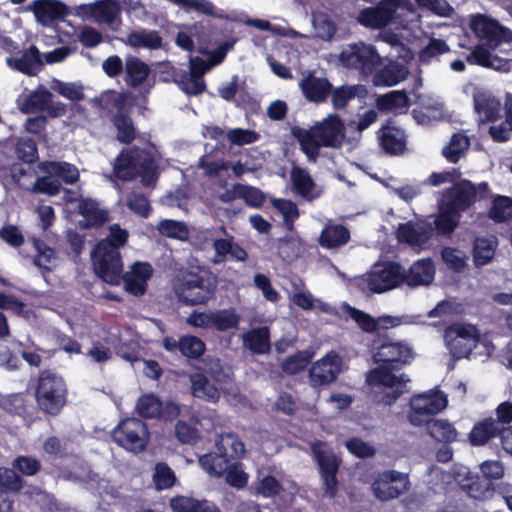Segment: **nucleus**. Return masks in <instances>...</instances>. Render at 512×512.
<instances>
[{
	"mask_svg": "<svg viewBox=\"0 0 512 512\" xmlns=\"http://www.w3.org/2000/svg\"><path fill=\"white\" fill-rule=\"evenodd\" d=\"M374 359L379 365L371 371L369 382L390 389L378 402L391 406L407 392L409 378L404 374L395 375L393 371H399L411 362L412 348L402 341L383 342L374 353Z\"/></svg>",
	"mask_w": 512,
	"mask_h": 512,
	"instance_id": "1",
	"label": "nucleus"
},
{
	"mask_svg": "<svg viewBox=\"0 0 512 512\" xmlns=\"http://www.w3.org/2000/svg\"><path fill=\"white\" fill-rule=\"evenodd\" d=\"M291 135L298 141L307 159L316 162L321 148L340 149L343 146L346 127L338 114H329L309 129L293 126Z\"/></svg>",
	"mask_w": 512,
	"mask_h": 512,
	"instance_id": "2",
	"label": "nucleus"
},
{
	"mask_svg": "<svg viewBox=\"0 0 512 512\" xmlns=\"http://www.w3.org/2000/svg\"><path fill=\"white\" fill-rule=\"evenodd\" d=\"M217 286V276L203 266L181 269L173 280L178 301L187 306L206 305L215 298Z\"/></svg>",
	"mask_w": 512,
	"mask_h": 512,
	"instance_id": "3",
	"label": "nucleus"
},
{
	"mask_svg": "<svg viewBox=\"0 0 512 512\" xmlns=\"http://www.w3.org/2000/svg\"><path fill=\"white\" fill-rule=\"evenodd\" d=\"M129 238L126 229L119 224L109 226V234L99 241L91 253L93 268L97 276L110 285H119L122 257L119 249Z\"/></svg>",
	"mask_w": 512,
	"mask_h": 512,
	"instance_id": "4",
	"label": "nucleus"
},
{
	"mask_svg": "<svg viewBox=\"0 0 512 512\" xmlns=\"http://www.w3.org/2000/svg\"><path fill=\"white\" fill-rule=\"evenodd\" d=\"M34 396L37 408L46 416L57 417L68 403V386L58 373L45 369L39 372Z\"/></svg>",
	"mask_w": 512,
	"mask_h": 512,
	"instance_id": "5",
	"label": "nucleus"
},
{
	"mask_svg": "<svg viewBox=\"0 0 512 512\" xmlns=\"http://www.w3.org/2000/svg\"><path fill=\"white\" fill-rule=\"evenodd\" d=\"M325 446V442L318 440L311 445V451L318 466L322 495L334 499L339 492L340 482L337 474L342 459L332 449H324Z\"/></svg>",
	"mask_w": 512,
	"mask_h": 512,
	"instance_id": "6",
	"label": "nucleus"
},
{
	"mask_svg": "<svg viewBox=\"0 0 512 512\" xmlns=\"http://www.w3.org/2000/svg\"><path fill=\"white\" fill-rule=\"evenodd\" d=\"M94 104L102 110L116 113L111 117V122L117 130V140L122 144H131L136 139V128L130 116L131 106L127 105V97L122 94H112L105 98H95Z\"/></svg>",
	"mask_w": 512,
	"mask_h": 512,
	"instance_id": "7",
	"label": "nucleus"
},
{
	"mask_svg": "<svg viewBox=\"0 0 512 512\" xmlns=\"http://www.w3.org/2000/svg\"><path fill=\"white\" fill-rule=\"evenodd\" d=\"M490 188L487 182L474 184L468 179H460L442 193L443 204L461 215L471 208L477 200L488 198Z\"/></svg>",
	"mask_w": 512,
	"mask_h": 512,
	"instance_id": "8",
	"label": "nucleus"
},
{
	"mask_svg": "<svg viewBox=\"0 0 512 512\" xmlns=\"http://www.w3.org/2000/svg\"><path fill=\"white\" fill-rule=\"evenodd\" d=\"M111 438L119 447L128 452L138 454L143 452L150 440L147 424L135 417L121 420L111 431Z\"/></svg>",
	"mask_w": 512,
	"mask_h": 512,
	"instance_id": "9",
	"label": "nucleus"
},
{
	"mask_svg": "<svg viewBox=\"0 0 512 512\" xmlns=\"http://www.w3.org/2000/svg\"><path fill=\"white\" fill-rule=\"evenodd\" d=\"M340 63L363 76H371L382 65V58L375 46L365 42L347 45L339 54Z\"/></svg>",
	"mask_w": 512,
	"mask_h": 512,
	"instance_id": "10",
	"label": "nucleus"
},
{
	"mask_svg": "<svg viewBox=\"0 0 512 512\" xmlns=\"http://www.w3.org/2000/svg\"><path fill=\"white\" fill-rule=\"evenodd\" d=\"M447 403V397L441 391L414 395L410 400L408 420L413 426H423L444 410Z\"/></svg>",
	"mask_w": 512,
	"mask_h": 512,
	"instance_id": "11",
	"label": "nucleus"
},
{
	"mask_svg": "<svg viewBox=\"0 0 512 512\" xmlns=\"http://www.w3.org/2000/svg\"><path fill=\"white\" fill-rule=\"evenodd\" d=\"M444 340L454 357H469L477 346L479 332L472 324L454 323L445 329Z\"/></svg>",
	"mask_w": 512,
	"mask_h": 512,
	"instance_id": "12",
	"label": "nucleus"
},
{
	"mask_svg": "<svg viewBox=\"0 0 512 512\" xmlns=\"http://www.w3.org/2000/svg\"><path fill=\"white\" fill-rule=\"evenodd\" d=\"M411 487L409 476L396 470H384L374 478L371 489L376 499L387 502L406 493Z\"/></svg>",
	"mask_w": 512,
	"mask_h": 512,
	"instance_id": "13",
	"label": "nucleus"
},
{
	"mask_svg": "<svg viewBox=\"0 0 512 512\" xmlns=\"http://www.w3.org/2000/svg\"><path fill=\"white\" fill-rule=\"evenodd\" d=\"M135 412L142 419L172 421L179 416L180 408L174 402L164 403L155 394L146 393L138 398Z\"/></svg>",
	"mask_w": 512,
	"mask_h": 512,
	"instance_id": "14",
	"label": "nucleus"
},
{
	"mask_svg": "<svg viewBox=\"0 0 512 512\" xmlns=\"http://www.w3.org/2000/svg\"><path fill=\"white\" fill-rule=\"evenodd\" d=\"M405 271L397 262H387L372 271L367 279V286L373 293H384L404 283Z\"/></svg>",
	"mask_w": 512,
	"mask_h": 512,
	"instance_id": "15",
	"label": "nucleus"
},
{
	"mask_svg": "<svg viewBox=\"0 0 512 512\" xmlns=\"http://www.w3.org/2000/svg\"><path fill=\"white\" fill-rule=\"evenodd\" d=\"M341 372V363L337 355H326L312 364L309 379L313 387H320L334 382Z\"/></svg>",
	"mask_w": 512,
	"mask_h": 512,
	"instance_id": "16",
	"label": "nucleus"
},
{
	"mask_svg": "<svg viewBox=\"0 0 512 512\" xmlns=\"http://www.w3.org/2000/svg\"><path fill=\"white\" fill-rule=\"evenodd\" d=\"M473 107L480 124L496 122L501 118V102L490 91L476 89L473 93Z\"/></svg>",
	"mask_w": 512,
	"mask_h": 512,
	"instance_id": "17",
	"label": "nucleus"
},
{
	"mask_svg": "<svg viewBox=\"0 0 512 512\" xmlns=\"http://www.w3.org/2000/svg\"><path fill=\"white\" fill-rule=\"evenodd\" d=\"M470 26L475 35L492 49L497 48L504 40L505 29L497 21L484 15L474 16Z\"/></svg>",
	"mask_w": 512,
	"mask_h": 512,
	"instance_id": "18",
	"label": "nucleus"
},
{
	"mask_svg": "<svg viewBox=\"0 0 512 512\" xmlns=\"http://www.w3.org/2000/svg\"><path fill=\"white\" fill-rule=\"evenodd\" d=\"M143 151L137 147L122 150L115 158L113 173L122 181H131L138 176V166L142 159Z\"/></svg>",
	"mask_w": 512,
	"mask_h": 512,
	"instance_id": "19",
	"label": "nucleus"
},
{
	"mask_svg": "<svg viewBox=\"0 0 512 512\" xmlns=\"http://www.w3.org/2000/svg\"><path fill=\"white\" fill-rule=\"evenodd\" d=\"M379 145L387 155H401L407 148V135L399 127L385 125L379 130Z\"/></svg>",
	"mask_w": 512,
	"mask_h": 512,
	"instance_id": "20",
	"label": "nucleus"
},
{
	"mask_svg": "<svg viewBox=\"0 0 512 512\" xmlns=\"http://www.w3.org/2000/svg\"><path fill=\"white\" fill-rule=\"evenodd\" d=\"M433 236V227L430 223L415 226L412 222L399 224L396 230L398 242L410 246H423Z\"/></svg>",
	"mask_w": 512,
	"mask_h": 512,
	"instance_id": "21",
	"label": "nucleus"
},
{
	"mask_svg": "<svg viewBox=\"0 0 512 512\" xmlns=\"http://www.w3.org/2000/svg\"><path fill=\"white\" fill-rule=\"evenodd\" d=\"M300 88L305 98L314 103H323L332 92V84L327 78L317 77L309 72L300 81Z\"/></svg>",
	"mask_w": 512,
	"mask_h": 512,
	"instance_id": "22",
	"label": "nucleus"
},
{
	"mask_svg": "<svg viewBox=\"0 0 512 512\" xmlns=\"http://www.w3.org/2000/svg\"><path fill=\"white\" fill-rule=\"evenodd\" d=\"M6 62L10 68L28 76L37 75L43 68L40 51L34 44L24 50L20 57H8Z\"/></svg>",
	"mask_w": 512,
	"mask_h": 512,
	"instance_id": "23",
	"label": "nucleus"
},
{
	"mask_svg": "<svg viewBox=\"0 0 512 512\" xmlns=\"http://www.w3.org/2000/svg\"><path fill=\"white\" fill-rule=\"evenodd\" d=\"M25 481L16 470L7 467H0V512H10L13 501L8 499L7 492H19L24 487Z\"/></svg>",
	"mask_w": 512,
	"mask_h": 512,
	"instance_id": "24",
	"label": "nucleus"
},
{
	"mask_svg": "<svg viewBox=\"0 0 512 512\" xmlns=\"http://www.w3.org/2000/svg\"><path fill=\"white\" fill-rule=\"evenodd\" d=\"M77 212L84 218L83 228H100L109 221L108 211L101 209L99 203L92 198L81 197L78 200Z\"/></svg>",
	"mask_w": 512,
	"mask_h": 512,
	"instance_id": "25",
	"label": "nucleus"
},
{
	"mask_svg": "<svg viewBox=\"0 0 512 512\" xmlns=\"http://www.w3.org/2000/svg\"><path fill=\"white\" fill-rule=\"evenodd\" d=\"M30 8L41 24H49L67 15V6L60 0H34Z\"/></svg>",
	"mask_w": 512,
	"mask_h": 512,
	"instance_id": "26",
	"label": "nucleus"
},
{
	"mask_svg": "<svg viewBox=\"0 0 512 512\" xmlns=\"http://www.w3.org/2000/svg\"><path fill=\"white\" fill-rule=\"evenodd\" d=\"M499 433L501 430L494 422V417L489 416L475 422L468 434V441L473 447H481L498 438Z\"/></svg>",
	"mask_w": 512,
	"mask_h": 512,
	"instance_id": "27",
	"label": "nucleus"
},
{
	"mask_svg": "<svg viewBox=\"0 0 512 512\" xmlns=\"http://www.w3.org/2000/svg\"><path fill=\"white\" fill-rule=\"evenodd\" d=\"M169 507L172 512H216L218 506L207 499L176 495L170 498Z\"/></svg>",
	"mask_w": 512,
	"mask_h": 512,
	"instance_id": "28",
	"label": "nucleus"
},
{
	"mask_svg": "<svg viewBox=\"0 0 512 512\" xmlns=\"http://www.w3.org/2000/svg\"><path fill=\"white\" fill-rule=\"evenodd\" d=\"M372 75L376 85L391 87L406 78L407 69L403 64L390 60L382 67H378Z\"/></svg>",
	"mask_w": 512,
	"mask_h": 512,
	"instance_id": "29",
	"label": "nucleus"
},
{
	"mask_svg": "<svg viewBox=\"0 0 512 512\" xmlns=\"http://www.w3.org/2000/svg\"><path fill=\"white\" fill-rule=\"evenodd\" d=\"M2 407L6 412L20 416L27 422H34L37 419L35 408L22 393L5 397L2 400Z\"/></svg>",
	"mask_w": 512,
	"mask_h": 512,
	"instance_id": "30",
	"label": "nucleus"
},
{
	"mask_svg": "<svg viewBox=\"0 0 512 512\" xmlns=\"http://www.w3.org/2000/svg\"><path fill=\"white\" fill-rule=\"evenodd\" d=\"M243 344L253 354H266L271 349L270 330L267 326L252 328L243 335Z\"/></svg>",
	"mask_w": 512,
	"mask_h": 512,
	"instance_id": "31",
	"label": "nucleus"
},
{
	"mask_svg": "<svg viewBox=\"0 0 512 512\" xmlns=\"http://www.w3.org/2000/svg\"><path fill=\"white\" fill-rule=\"evenodd\" d=\"M39 168L47 175L57 177L66 184H74L79 180V171L76 166L65 161H43Z\"/></svg>",
	"mask_w": 512,
	"mask_h": 512,
	"instance_id": "32",
	"label": "nucleus"
},
{
	"mask_svg": "<svg viewBox=\"0 0 512 512\" xmlns=\"http://www.w3.org/2000/svg\"><path fill=\"white\" fill-rule=\"evenodd\" d=\"M434 265L431 259H421L414 262L405 273L404 282L409 286L425 285L432 282L434 278Z\"/></svg>",
	"mask_w": 512,
	"mask_h": 512,
	"instance_id": "33",
	"label": "nucleus"
},
{
	"mask_svg": "<svg viewBox=\"0 0 512 512\" xmlns=\"http://www.w3.org/2000/svg\"><path fill=\"white\" fill-rule=\"evenodd\" d=\"M498 245L495 236H478L473 242V262L476 267H482L491 262Z\"/></svg>",
	"mask_w": 512,
	"mask_h": 512,
	"instance_id": "34",
	"label": "nucleus"
},
{
	"mask_svg": "<svg viewBox=\"0 0 512 512\" xmlns=\"http://www.w3.org/2000/svg\"><path fill=\"white\" fill-rule=\"evenodd\" d=\"M191 394L195 398L216 403L220 399L219 389L212 384L203 373H194L190 376Z\"/></svg>",
	"mask_w": 512,
	"mask_h": 512,
	"instance_id": "35",
	"label": "nucleus"
},
{
	"mask_svg": "<svg viewBox=\"0 0 512 512\" xmlns=\"http://www.w3.org/2000/svg\"><path fill=\"white\" fill-rule=\"evenodd\" d=\"M461 215L439 201L438 214L434 219V228L438 235H451L459 226Z\"/></svg>",
	"mask_w": 512,
	"mask_h": 512,
	"instance_id": "36",
	"label": "nucleus"
},
{
	"mask_svg": "<svg viewBox=\"0 0 512 512\" xmlns=\"http://www.w3.org/2000/svg\"><path fill=\"white\" fill-rule=\"evenodd\" d=\"M125 82L129 87L141 86L149 76V66L136 56H130L125 61Z\"/></svg>",
	"mask_w": 512,
	"mask_h": 512,
	"instance_id": "37",
	"label": "nucleus"
},
{
	"mask_svg": "<svg viewBox=\"0 0 512 512\" xmlns=\"http://www.w3.org/2000/svg\"><path fill=\"white\" fill-rule=\"evenodd\" d=\"M350 231L342 224L327 225L321 232L319 243L327 249L339 248L350 241Z\"/></svg>",
	"mask_w": 512,
	"mask_h": 512,
	"instance_id": "38",
	"label": "nucleus"
},
{
	"mask_svg": "<svg viewBox=\"0 0 512 512\" xmlns=\"http://www.w3.org/2000/svg\"><path fill=\"white\" fill-rule=\"evenodd\" d=\"M218 451L223 453L228 461L241 459L245 452V445L234 432L221 433L216 441Z\"/></svg>",
	"mask_w": 512,
	"mask_h": 512,
	"instance_id": "39",
	"label": "nucleus"
},
{
	"mask_svg": "<svg viewBox=\"0 0 512 512\" xmlns=\"http://www.w3.org/2000/svg\"><path fill=\"white\" fill-rule=\"evenodd\" d=\"M428 434L438 442L452 443L457 441L458 432L446 419H431L426 424Z\"/></svg>",
	"mask_w": 512,
	"mask_h": 512,
	"instance_id": "40",
	"label": "nucleus"
},
{
	"mask_svg": "<svg viewBox=\"0 0 512 512\" xmlns=\"http://www.w3.org/2000/svg\"><path fill=\"white\" fill-rule=\"evenodd\" d=\"M173 81L185 94L189 96L201 95L206 90L204 78L198 79L191 76L187 71L182 69H174L172 73Z\"/></svg>",
	"mask_w": 512,
	"mask_h": 512,
	"instance_id": "41",
	"label": "nucleus"
},
{
	"mask_svg": "<svg viewBox=\"0 0 512 512\" xmlns=\"http://www.w3.org/2000/svg\"><path fill=\"white\" fill-rule=\"evenodd\" d=\"M127 44L134 48L157 50L162 48L163 39L156 30L142 29L129 33L127 36Z\"/></svg>",
	"mask_w": 512,
	"mask_h": 512,
	"instance_id": "42",
	"label": "nucleus"
},
{
	"mask_svg": "<svg viewBox=\"0 0 512 512\" xmlns=\"http://www.w3.org/2000/svg\"><path fill=\"white\" fill-rule=\"evenodd\" d=\"M470 140L462 133H454L449 143L443 147L442 155L449 163L456 164L469 149Z\"/></svg>",
	"mask_w": 512,
	"mask_h": 512,
	"instance_id": "43",
	"label": "nucleus"
},
{
	"mask_svg": "<svg viewBox=\"0 0 512 512\" xmlns=\"http://www.w3.org/2000/svg\"><path fill=\"white\" fill-rule=\"evenodd\" d=\"M463 490L474 499H485L493 492V483L482 475L470 476L462 484Z\"/></svg>",
	"mask_w": 512,
	"mask_h": 512,
	"instance_id": "44",
	"label": "nucleus"
},
{
	"mask_svg": "<svg viewBox=\"0 0 512 512\" xmlns=\"http://www.w3.org/2000/svg\"><path fill=\"white\" fill-rule=\"evenodd\" d=\"M211 316V329L219 332L237 328L240 322V316L233 308L212 311Z\"/></svg>",
	"mask_w": 512,
	"mask_h": 512,
	"instance_id": "45",
	"label": "nucleus"
},
{
	"mask_svg": "<svg viewBox=\"0 0 512 512\" xmlns=\"http://www.w3.org/2000/svg\"><path fill=\"white\" fill-rule=\"evenodd\" d=\"M52 93L48 90L34 91L25 96L23 101L19 103V108L24 114H30L35 111H42L47 108L51 102Z\"/></svg>",
	"mask_w": 512,
	"mask_h": 512,
	"instance_id": "46",
	"label": "nucleus"
},
{
	"mask_svg": "<svg viewBox=\"0 0 512 512\" xmlns=\"http://www.w3.org/2000/svg\"><path fill=\"white\" fill-rule=\"evenodd\" d=\"M342 310L363 332L376 333V318L348 303H343Z\"/></svg>",
	"mask_w": 512,
	"mask_h": 512,
	"instance_id": "47",
	"label": "nucleus"
},
{
	"mask_svg": "<svg viewBox=\"0 0 512 512\" xmlns=\"http://www.w3.org/2000/svg\"><path fill=\"white\" fill-rule=\"evenodd\" d=\"M488 217L495 223H503L512 218V198L497 195L488 211Z\"/></svg>",
	"mask_w": 512,
	"mask_h": 512,
	"instance_id": "48",
	"label": "nucleus"
},
{
	"mask_svg": "<svg viewBox=\"0 0 512 512\" xmlns=\"http://www.w3.org/2000/svg\"><path fill=\"white\" fill-rule=\"evenodd\" d=\"M180 345V353L189 359H199L206 350L205 342L194 335H183L178 340Z\"/></svg>",
	"mask_w": 512,
	"mask_h": 512,
	"instance_id": "49",
	"label": "nucleus"
},
{
	"mask_svg": "<svg viewBox=\"0 0 512 512\" xmlns=\"http://www.w3.org/2000/svg\"><path fill=\"white\" fill-rule=\"evenodd\" d=\"M199 464L210 475L221 476L227 470L229 461L221 452L207 453L200 456Z\"/></svg>",
	"mask_w": 512,
	"mask_h": 512,
	"instance_id": "50",
	"label": "nucleus"
},
{
	"mask_svg": "<svg viewBox=\"0 0 512 512\" xmlns=\"http://www.w3.org/2000/svg\"><path fill=\"white\" fill-rule=\"evenodd\" d=\"M312 357L313 353L309 350L297 351L283 360L281 368L289 375H296L308 366Z\"/></svg>",
	"mask_w": 512,
	"mask_h": 512,
	"instance_id": "51",
	"label": "nucleus"
},
{
	"mask_svg": "<svg viewBox=\"0 0 512 512\" xmlns=\"http://www.w3.org/2000/svg\"><path fill=\"white\" fill-rule=\"evenodd\" d=\"M390 14L382 8H366L359 15V22L365 27L379 29L385 27L389 20Z\"/></svg>",
	"mask_w": 512,
	"mask_h": 512,
	"instance_id": "52",
	"label": "nucleus"
},
{
	"mask_svg": "<svg viewBox=\"0 0 512 512\" xmlns=\"http://www.w3.org/2000/svg\"><path fill=\"white\" fill-rule=\"evenodd\" d=\"M158 232L165 237L185 241L189 237V230L184 222L164 219L157 225Z\"/></svg>",
	"mask_w": 512,
	"mask_h": 512,
	"instance_id": "53",
	"label": "nucleus"
},
{
	"mask_svg": "<svg viewBox=\"0 0 512 512\" xmlns=\"http://www.w3.org/2000/svg\"><path fill=\"white\" fill-rule=\"evenodd\" d=\"M291 180L297 194L305 198L311 195L315 187V183L305 169L294 167L291 171Z\"/></svg>",
	"mask_w": 512,
	"mask_h": 512,
	"instance_id": "54",
	"label": "nucleus"
},
{
	"mask_svg": "<svg viewBox=\"0 0 512 512\" xmlns=\"http://www.w3.org/2000/svg\"><path fill=\"white\" fill-rule=\"evenodd\" d=\"M410 104V100L405 91H390L381 97L377 101L378 108L380 110H395L407 108Z\"/></svg>",
	"mask_w": 512,
	"mask_h": 512,
	"instance_id": "55",
	"label": "nucleus"
},
{
	"mask_svg": "<svg viewBox=\"0 0 512 512\" xmlns=\"http://www.w3.org/2000/svg\"><path fill=\"white\" fill-rule=\"evenodd\" d=\"M153 482L157 490H166L174 486L176 476L167 463L159 462L155 466Z\"/></svg>",
	"mask_w": 512,
	"mask_h": 512,
	"instance_id": "56",
	"label": "nucleus"
},
{
	"mask_svg": "<svg viewBox=\"0 0 512 512\" xmlns=\"http://www.w3.org/2000/svg\"><path fill=\"white\" fill-rule=\"evenodd\" d=\"M12 467L22 476L31 477L40 472L42 464L33 456L19 455L12 461Z\"/></svg>",
	"mask_w": 512,
	"mask_h": 512,
	"instance_id": "57",
	"label": "nucleus"
},
{
	"mask_svg": "<svg viewBox=\"0 0 512 512\" xmlns=\"http://www.w3.org/2000/svg\"><path fill=\"white\" fill-rule=\"evenodd\" d=\"M255 492L264 498H274L283 490L280 481L272 476L266 475L255 483Z\"/></svg>",
	"mask_w": 512,
	"mask_h": 512,
	"instance_id": "58",
	"label": "nucleus"
},
{
	"mask_svg": "<svg viewBox=\"0 0 512 512\" xmlns=\"http://www.w3.org/2000/svg\"><path fill=\"white\" fill-rule=\"evenodd\" d=\"M449 51L450 48L445 40L431 38L429 43L419 52V61L421 63H429L432 58Z\"/></svg>",
	"mask_w": 512,
	"mask_h": 512,
	"instance_id": "59",
	"label": "nucleus"
},
{
	"mask_svg": "<svg viewBox=\"0 0 512 512\" xmlns=\"http://www.w3.org/2000/svg\"><path fill=\"white\" fill-rule=\"evenodd\" d=\"M52 176L37 177L31 191L33 193L46 194L48 196H56L61 192L62 185L58 179H52Z\"/></svg>",
	"mask_w": 512,
	"mask_h": 512,
	"instance_id": "60",
	"label": "nucleus"
},
{
	"mask_svg": "<svg viewBox=\"0 0 512 512\" xmlns=\"http://www.w3.org/2000/svg\"><path fill=\"white\" fill-rule=\"evenodd\" d=\"M127 207L140 217L147 218L151 212V206L147 197L138 192H131L127 196Z\"/></svg>",
	"mask_w": 512,
	"mask_h": 512,
	"instance_id": "61",
	"label": "nucleus"
},
{
	"mask_svg": "<svg viewBox=\"0 0 512 512\" xmlns=\"http://www.w3.org/2000/svg\"><path fill=\"white\" fill-rule=\"evenodd\" d=\"M119 12V7L114 0H100L94 5V13L102 21L112 24Z\"/></svg>",
	"mask_w": 512,
	"mask_h": 512,
	"instance_id": "62",
	"label": "nucleus"
},
{
	"mask_svg": "<svg viewBox=\"0 0 512 512\" xmlns=\"http://www.w3.org/2000/svg\"><path fill=\"white\" fill-rule=\"evenodd\" d=\"M494 60H498V57L493 56L487 48L481 45H477L467 56L468 63L485 68H495L493 63Z\"/></svg>",
	"mask_w": 512,
	"mask_h": 512,
	"instance_id": "63",
	"label": "nucleus"
},
{
	"mask_svg": "<svg viewBox=\"0 0 512 512\" xmlns=\"http://www.w3.org/2000/svg\"><path fill=\"white\" fill-rule=\"evenodd\" d=\"M175 436L182 444L194 445L199 439L198 430L183 420L175 425Z\"/></svg>",
	"mask_w": 512,
	"mask_h": 512,
	"instance_id": "64",
	"label": "nucleus"
}]
</instances>
